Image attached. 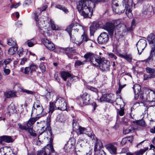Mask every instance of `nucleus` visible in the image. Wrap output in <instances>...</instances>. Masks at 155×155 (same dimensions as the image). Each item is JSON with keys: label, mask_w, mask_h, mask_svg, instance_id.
I'll list each match as a JSON object with an SVG mask.
<instances>
[{"label": "nucleus", "mask_w": 155, "mask_h": 155, "mask_svg": "<svg viewBox=\"0 0 155 155\" xmlns=\"http://www.w3.org/2000/svg\"><path fill=\"white\" fill-rule=\"evenodd\" d=\"M39 68L42 73L45 72V67L43 64L41 63L40 64L39 66Z\"/></svg>", "instance_id": "53"}, {"label": "nucleus", "mask_w": 155, "mask_h": 155, "mask_svg": "<svg viewBox=\"0 0 155 155\" xmlns=\"http://www.w3.org/2000/svg\"><path fill=\"white\" fill-rule=\"evenodd\" d=\"M4 72L6 75H8L10 72V70L9 69H6L5 67L4 68Z\"/></svg>", "instance_id": "63"}, {"label": "nucleus", "mask_w": 155, "mask_h": 155, "mask_svg": "<svg viewBox=\"0 0 155 155\" xmlns=\"http://www.w3.org/2000/svg\"><path fill=\"white\" fill-rule=\"evenodd\" d=\"M16 92L12 91H6L4 92L5 96L8 98L16 97Z\"/></svg>", "instance_id": "24"}, {"label": "nucleus", "mask_w": 155, "mask_h": 155, "mask_svg": "<svg viewBox=\"0 0 155 155\" xmlns=\"http://www.w3.org/2000/svg\"><path fill=\"white\" fill-rule=\"evenodd\" d=\"M105 147L111 154H114L116 153L117 148L112 143H109L106 145Z\"/></svg>", "instance_id": "15"}, {"label": "nucleus", "mask_w": 155, "mask_h": 155, "mask_svg": "<svg viewBox=\"0 0 155 155\" xmlns=\"http://www.w3.org/2000/svg\"><path fill=\"white\" fill-rule=\"evenodd\" d=\"M37 124L40 123V124L38 125V126L39 127H40L41 128V131H42L43 130V131H42L41 133H40V135L38 136V138L40 137L41 135V134L44 133V127H45L44 126V125H45V124H46V122L44 121H40V122L39 123L38 122H37Z\"/></svg>", "instance_id": "29"}, {"label": "nucleus", "mask_w": 155, "mask_h": 155, "mask_svg": "<svg viewBox=\"0 0 155 155\" xmlns=\"http://www.w3.org/2000/svg\"><path fill=\"white\" fill-rule=\"evenodd\" d=\"M27 131H28L30 135L33 136H36V134L33 132L32 129L31 128H28Z\"/></svg>", "instance_id": "48"}, {"label": "nucleus", "mask_w": 155, "mask_h": 155, "mask_svg": "<svg viewBox=\"0 0 155 155\" xmlns=\"http://www.w3.org/2000/svg\"><path fill=\"white\" fill-rule=\"evenodd\" d=\"M107 55L108 56L109 58H112L115 60L117 58V56L112 53H107Z\"/></svg>", "instance_id": "45"}, {"label": "nucleus", "mask_w": 155, "mask_h": 155, "mask_svg": "<svg viewBox=\"0 0 155 155\" xmlns=\"http://www.w3.org/2000/svg\"><path fill=\"white\" fill-rule=\"evenodd\" d=\"M40 106H42V105L41 104L40 101L38 100H36L34 102V104L32 107V114L34 113L35 107H40Z\"/></svg>", "instance_id": "34"}, {"label": "nucleus", "mask_w": 155, "mask_h": 155, "mask_svg": "<svg viewBox=\"0 0 155 155\" xmlns=\"http://www.w3.org/2000/svg\"><path fill=\"white\" fill-rule=\"evenodd\" d=\"M99 62H97V66H99L100 69L103 71H108L110 66V63L106 60L102 61L101 58H99Z\"/></svg>", "instance_id": "8"}, {"label": "nucleus", "mask_w": 155, "mask_h": 155, "mask_svg": "<svg viewBox=\"0 0 155 155\" xmlns=\"http://www.w3.org/2000/svg\"><path fill=\"white\" fill-rule=\"evenodd\" d=\"M79 130L80 132V134H85L87 135L91 139H93L94 137V135L91 133H87L86 129L84 127H80L79 128Z\"/></svg>", "instance_id": "21"}, {"label": "nucleus", "mask_w": 155, "mask_h": 155, "mask_svg": "<svg viewBox=\"0 0 155 155\" xmlns=\"http://www.w3.org/2000/svg\"><path fill=\"white\" fill-rule=\"evenodd\" d=\"M18 48L17 46L11 47L8 50V53L10 55H13L15 54L17 51Z\"/></svg>", "instance_id": "32"}, {"label": "nucleus", "mask_w": 155, "mask_h": 155, "mask_svg": "<svg viewBox=\"0 0 155 155\" xmlns=\"http://www.w3.org/2000/svg\"><path fill=\"white\" fill-rule=\"evenodd\" d=\"M53 140L52 138L50 139L49 143L47 145V146L43 148L42 150L40 151H38L37 153V155H46L47 154V152L49 150L51 152L54 151V149L53 147L52 142Z\"/></svg>", "instance_id": "9"}, {"label": "nucleus", "mask_w": 155, "mask_h": 155, "mask_svg": "<svg viewBox=\"0 0 155 155\" xmlns=\"http://www.w3.org/2000/svg\"><path fill=\"white\" fill-rule=\"evenodd\" d=\"M59 120L61 122L64 121L65 120V117L63 114H61L59 116Z\"/></svg>", "instance_id": "58"}, {"label": "nucleus", "mask_w": 155, "mask_h": 155, "mask_svg": "<svg viewBox=\"0 0 155 155\" xmlns=\"http://www.w3.org/2000/svg\"><path fill=\"white\" fill-rule=\"evenodd\" d=\"M133 122L135 123L136 124L140 125L142 127H145L146 126V124L145 122L143 119H141L139 120H136L135 121H133Z\"/></svg>", "instance_id": "35"}, {"label": "nucleus", "mask_w": 155, "mask_h": 155, "mask_svg": "<svg viewBox=\"0 0 155 155\" xmlns=\"http://www.w3.org/2000/svg\"><path fill=\"white\" fill-rule=\"evenodd\" d=\"M127 143H128V142L127 141V138L126 137L123 138L121 142V144L123 145H124Z\"/></svg>", "instance_id": "62"}, {"label": "nucleus", "mask_w": 155, "mask_h": 155, "mask_svg": "<svg viewBox=\"0 0 155 155\" xmlns=\"http://www.w3.org/2000/svg\"><path fill=\"white\" fill-rule=\"evenodd\" d=\"M35 110L37 114V117H39V118L43 116L45 114L43 112V108L42 106H40V107H35Z\"/></svg>", "instance_id": "20"}, {"label": "nucleus", "mask_w": 155, "mask_h": 155, "mask_svg": "<svg viewBox=\"0 0 155 155\" xmlns=\"http://www.w3.org/2000/svg\"><path fill=\"white\" fill-rule=\"evenodd\" d=\"M126 138H127V140L128 143H131L133 140V136H130Z\"/></svg>", "instance_id": "56"}, {"label": "nucleus", "mask_w": 155, "mask_h": 155, "mask_svg": "<svg viewBox=\"0 0 155 155\" xmlns=\"http://www.w3.org/2000/svg\"><path fill=\"white\" fill-rule=\"evenodd\" d=\"M30 67L31 69V72L35 71L38 68V66L34 64H31L30 66Z\"/></svg>", "instance_id": "44"}, {"label": "nucleus", "mask_w": 155, "mask_h": 155, "mask_svg": "<svg viewBox=\"0 0 155 155\" xmlns=\"http://www.w3.org/2000/svg\"><path fill=\"white\" fill-rule=\"evenodd\" d=\"M51 115H49L47 119L48 120V122L47 123L46 122V124H45L46 125H47L46 127H44V132H45V131H47V132L48 133V131L49 132V134L51 135L52 134L51 130V127L50 126V124H48V122L49 121V120H50V118Z\"/></svg>", "instance_id": "25"}, {"label": "nucleus", "mask_w": 155, "mask_h": 155, "mask_svg": "<svg viewBox=\"0 0 155 155\" xmlns=\"http://www.w3.org/2000/svg\"><path fill=\"white\" fill-rule=\"evenodd\" d=\"M50 24L51 28L53 30H57L58 29V27L54 24V22L51 20H50Z\"/></svg>", "instance_id": "47"}, {"label": "nucleus", "mask_w": 155, "mask_h": 155, "mask_svg": "<svg viewBox=\"0 0 155 155\" xmlns=\"http://www.w3.org/2000/svg\"><path fill=\"white\" fill-rule=\"evenodd\" d=\"M36 43V42L35 38H33L30 40H28L27 41V44L29 47L33 46Z\"/></svg>", "instance_id": "33"}, {"label": "nucleus", "mask_w": 155, "mask_h": 155, "mask_svg": "<svg viewBox=\"0 0 155 155\" xmlns=\"http://www.w3.org/2000/svg\"><path fill=\"white\" fill-rule=\"evenodd\" d=\"M27 61V58H24L21 59L20 64L21 65H23Z\"/></svg>", "instance_id": "64"}, {"label": "nucleus", "mask_w": 155, "mask_h": 155, "mask_svg": "<svg viewBox=\"0 0 155 155\" xmlns=\"http://www.w3.org/2000/svg\"><path fill=\"white\" fill-rule=\"evenodd\" d=\"M133 0H112V7L117 14L123 13L126 9V14L129 17L132 16Z\"/></svg>", "instance_id": "2"}, {"label": "nucleus", "mask_w": 155, "mask_h": 155, "mask_svg": "<svg viewBox=\"0 0 155 155\" xmlns=\"http://www.w3.org/2000/svg\"><path fill=\"white\" fill-rule=\"evenodd\" d=\"M118 114L121 116H123L124 114V109L122 108H121L120 110L118 111Z\"/></svg>", "instance_id": "57"}, {"label": "nucleus", "mask_w": 155, "mask_h": 155, "mask_svg": "<svg viewBox=\"0 0 155 155\" xmlns=\"http://www.w3.org/2000/svg\"><path fill=\"white\" fill-rule=\"evenodd\" d=\"M7 44L9 46L13 47L16 46V42L14 38H10L8 39Z\"/></svg>", "instance_id": "30"}, {"label": "nucleus", "mask_w": 155, "mask_h": 155, "mask_svg": "<svg viewBox=\"0 0 155 155\" xmlns=\"http://www.w3.org/2000/svg\"><path fill=\"white\" fill-rule=\"evenodd\" d=\"M151 56L155 58V46H153V47H152V49L150 51V54ZM155 61V59H154Z\"/></svg>", "instance_id": "49"}, {"label": "nucleus", "mask_w": 155, "mask_h": 155, "mask_svg": "<svg viewBox=\"0 0 155 155\" xmlns=\"http://www.w3.org/2000/svg\"><path fill=\"white\" fill-rule=\"evenodd\" d=\"M135 20L134 19L132 20V22H131V26L129 28V30L131 31L132 30L133 28H134L135 25Z\"/></svg>", "instance_id": "50"}, {"label": "nucleus", "mask_w": 155, "mask_h": 155, "mask_svg": "<svg viewBox=\"0 0 155 155\" xmlns=\"http://www.w3.org/2000/svg\"><path fill=\"white\" fill-rule=\"evenodd\" d=\"M90 95L87 93L84 94L82 96L81 101L80 104L81 106H85L87 105L90 103L89 101L90 100Z\"/></svg>", "instance_id": "12"}, {"label": "nucleus", "mask_w": 155, "mask_h": 155, "mask_svg": "<svg viewBox=\"0 0 155 155\" xmlns=\"http://www.w3.org/2000/svg\"><path fill=\"white\" fill-rule=\"evenodd\" d=\"M18 126L19 128L21 130H25L26 131L28 130V127H26L25 126H23L19 124H18Z\"/></svg>", "instance_id": "54"}, {"label": "nucleus", "mask_w": 155, "mask_h": 155, "mask_svg": "<svg viewBox=\"0 0 155 155\" xmlns=\"http://www.w3.org/2000/svg\"><path fill=\"white\" fill-rule=\"evenodd\" d=\"M95 135H94V137L93 139H91L92 140H94L95 141V144L94 148V151H96L97 150H102L101 149V148L103 147L102 143L101 141L97 139L96 138V139L94 138Z\"/></svg>", "instance_id": "16"}, {"label": "nucleus", "mask_w": 155, "mask_h": 155, "mask_svg": "<svg viewBox=\"0 0 155 155\" xmlns=\"http://www.w3.org/2000/svg\"><path fill=\"white\" fill-rule=\"evenodd\" d=\"M39 118V117H36L35 118H30L26 123V124L28 127V128L31 127L35 122Z\"/></svg>", "instance_id": "23"}, {"label": "nucleus", "mask_w": 155, "mask_h": 155, "mask_svg": "<svg viewBox=\"0 0 155 155\" xmlns=\"http://www.w3.org/2000/svg\"><path fill=\"white\" fill-rule=\"evenodd\" d=\"M94 155H105V153L103 150H99L95 151Z\"/></svg>", "instance_id": "46"}, {"label": "nucleus", "mask_w": 155, "mask_h": 155, "mask_svg": "<svg viewBox=\"0 0 155 155\" xmlns=\"http://www.w3.org/2000/svg\"><path fill=\"white\" fill-rule=\"evenodd\" d=\"M134 131V128L131 126L126 128H124L123 133L124 134H127L129 133L133 132Z\"/></svg>", "instance_id": "31"}, {"label": "nucleus", "mask_w": 155, "mask_h": 155, "mask_svg": "<svg viewBox=\"0 0 155 155\" xmlns=\"http://www.w3.org/2000/svg\"><path fill=\"white\" fill-rule=\"evenodd\" d=\"M109 40L108 35L106 32L101 33L97 38V41L99 44L106 43Z\"/></svg>", "instance_id": "11"}, {"label": "nucleus", "mask_w": 155, "mask_h": 155, "mask_svg": "<svg viewBox=\"0 0 155 155\" xmlns=\"http://www.w3.org/2000/svg\"><path fill=\"white\" fill-rule=\"evenodd\" d=\"M147 40L150 45L155 46V35L153 33L150 34L147 38Z\"/></svg>", "instance_id": "19"}, {"label": "nucleus", "mask_w": 155, "mask_h": 155, "mask_svg": "<svg viewBox=\"0 0 155 155\" xmlns=\"http://www.w3.org/2000/svg\"><path fill=\"white\" fill-rule=\"evenodd\" d=\"M8 108L10 112H14L15 110V105L13 104L10 105Z\"/></svg>", "instance_id": "52"}, {"label": "nucleus", "mask_w": 155, "mask_h": 155, "mask_svg": "<svg viewBox=\"0 0 155 155\" xmlns=\"http://www.w3.org/2000/svg\"><path fill=\"white\" fill-rule=\"evenodd\" d=\"M148 149V147H146L145 148H144L143 149H141L139 152V153H140V154L141 155H142V154L144 153Z\"/></svg>", "instance_id": "61"}, {"label": "nucleus", "mask_w": 155, "mask_h": 155, "mask_svg": "<svg viewBox=\"0 0 155 155\" xmlns=\"http://www.w3.org/2000/svg\"><path fill=\"white\" fill-rule=\"evenodd\" d=\"M78 143L82 147L84 146V144H86V142L83 140L79 139Z\"/></svg>", "instance_id": "51"}, {"label": "nucleus", "mask_w": 155, "mask_h": 155, "mask_svg": "<svg viewBox=\"0 0 155 155\" xmlns=\"http://www.w3.org/2000/svg\"><path fill=\"white\" fill-rule=\"evenodd\" d=\"M20 2H18L17 3H16V4H12L10 6V7L11 8H17L18 6H20Z\"/></svg>", "instance_id": "60"}, {"label": "nucleus", "mask_w": 155, "mask_h": 155, "mask_svg": "<svg viewBox=\"0 0 155 155\" xmlns=\"http://www.w3.org/2000/svg\"><path fill=\"white\" fill-rule=\"evenodd\" d=\"M81 38L82 39L81 41L78 42V44L79 45L81 44L82 42L84 41H87L88 40V38L87 36V35L86 34L84 33V34L82 35Z\"/></svg>", "instance_id": "38"}, {"label": "nucleus", "mask_w": 155, "mask_h": 155, "mask_svg": "<svg viewBox=\"0 0 155 155\" xmlns=\"http://www.w3.org/2000/svg\"><path fill=\"white\" fill-rule=\"evenodd\" d=\"M87 62L86 61H83L78 60L75 61L74 64L75 67L84 64Z\"/></svg>", "instance_id": "41"}, {"label": "nucleus", "mask_w": 155, "mask_h": 155, "mask_svg": "<svg viewBox=\"0 0 155 155\" xmlns=\"http://www.w3.org/2000/svg\"><path fill=\"white\" fill-rule=\"evenodd\" d=\"M147 72L150 74V75H154L155 74V68H152L149 67L146 68Z\"/></svg>", "instance_id": "36"}, {"label": "nucleus", "mask_w": 155, "mask_h": 155, "mask_svg": "<svg viewBox=\"0 0 155 155\" xmlns=\"http://www.w3.org/2000/svg\"><path fill=\"white\" fill-rule=\"evenodd\" d=\"M147 10L148 9L147 8H144L142 11L143 14L144 15L147 14L149 15L150 14V11H147Z\"/></svg>", "instance_id": "55"}, {"label": "nucleus", "mask_w": 155, "mask_h": 155, "mask_svg": "<svg viewBox=\"0 0 155 155\" xmlns=\"http://www.w3.org/2000/svg\"><path fill=\"white\" fill-rule=\"evenodd\" d=\"M95 55L92 52H87L86 53L84 56V57L85 58V61L87 62L88 61H91L94 65H97V62H99V58H96Z\"/></svg>", "instance_id": "6"}, {"label": "nucleus", "mask_w": 155, "mask_h": 155, "mask_svg": "<svg viewBox=\"0 0 155 155\" xmlns=\"http://www.w3.org/2000/svg\"><path fill=\"white\" fill-rule=\"evenodd\" d=\"M55 8L62 10L65 13H67L68 12V9L66 8L61 5H57L56 6Z\"/></svg>", "instance_id": "37"}, {"label": "nucleus", "mask_w": 155, "mask_h": 155, "mask_svg": "<svg viewBox=\"0 0 155 155\" xmlns=\"http://www.w3.org/2000/svg\"><path fill=\"white\" fill-rule=\"evenodd\" d=\"M54 109V104L53 102L50 103L49 113L52 114Z\"/></svg>", "instance_id": "43"}, {"label": "nucleus", "mask_w": 155, "mask_h": 155, "mask_svg": "<svg viewBox=\"0 0 155 155\" xmlns=\"http://www.w3.org/2000/svg\"><path fill=\"white\" fill-rule=\"evenodd\" d=\"M118 56L122 58H124L129 62H130L131 61L132 56L130 54H118Z\"/></svg>", "instance_id": "27"}, {"label": "nucleus", "mask_w": 155, "mask_h": 155, "mask_svg": "<svg viewBox=\"0 0 155 155\" xmlns=\"http://www.w3.org/2000/svg\"><path fill=\"white\" fill-rule=\"evenodd\" d=\"M146 41L143 39H140L137 44V46L139 55L141 54L142 52L145 48L147 45Z\"/></svg>", "instance_id": "10"}, {"label": "nucleus", "mask_w": 155, "mask_h": 155, "mask_svg": "<svg viewBox=\"0 0 155 155\" xmlns=\"http://www.w3.org/2000/svg\"><path fill=\"white\" fill-rule=\"evenodd\" d=\"M101 102L107 101L110 103H113V101L110 95L108 94L103 95L100 99Z\"/></svg>", "instance_id": "17"}, {"label": "nucleus", "mask_w": 155, "mask_h": 155, "mask_svg": "<svg viewBox=\"0 0 155 155\" xmlns=\"http://www.w3.org/2000/svg\"><path fill=\"white\" fill-rule=\"evenodd\" d=\"M0 139L2 141L7 143L12 142L13 141L12 139L10 136H3L0 137Z\"/></svg>", "instance_id": "26"}, {"label": "nucleus", "mask_w": 155, "mask_h": 155, "mask_svg": "<svg viewBox=\"0 0 155 155\" xmlns=\"http://www.w3.org/2000/svg\"><path fill=\"white\" fill-rule=\"evenodd\" d=\"M54 106L55 108L62 110H64L67 109V105L65 100L61 97H59L56 100Z\"/></svg>", "instance_id": "7"}, {"label": "nucleus", "mask_w": 155, "mask_h": 155, "mask_svg": "<svg viewBox=\"0 0 155 155\" xmlns=\"http://www.w3.org/2000/svg\"><path fill=\"white\" fill-rule=\"evenodd\" d=\"M61 77L64 81H66L68 78L71 76V74L68 72L63 71L61 72Z\"/></svg>", "instance_id": "28"}, {"label": "nucleus", "mask_w": 155, "mask_h": 155, "mask_svg": "<svg viewBox=\"0 0 155 155\" xmlns=\"http://www.w3.org/2000/svg\"><path fill=\"white\" fill-rule=\"evenodd\" d=\"M21 92L25 93L28 94L34 95L35 93V92L33 91L24 89L23 88H21Z\"/></svg>", "instance_id": "39"}, {"label": "nucleus", "mask_w": 155, "mask_h": 155, "mask_svg": "<svg viewBox=\"0 0 155 155\" xmlns=\"http://www.w3.org/2000/svg\"><path fill=\"white\" fill-rule=\"evenodd\" d=\"M38 13L36 12L34 13V19L36 21V25L39 28L41 29V28L46 26L48 22L47 21V18L45 16L39 17L38 18Z\"/></svg>", "instance_id": "4"}, {"label": "nucleus", "mask_w": 155, "mask_h": 155, "mask_svg": "<svg viewBox=\"0 0 155 155\" xmlns=\"http://www.w3.org/2000/svg\"><path fill=\"white\" fill-rule=\"evenodd\" d=\"M116 21L112 22H107L104 25V28L108 32L109 35L112 36L113 35L116 28L118 29V28L120 27L121 25L117 24Z\"/></svg>", "instance_id": "3"}, {"label": "nucleus", "mask_w": 155, "mask_h": 155, "mask_svg": "<svg viewBox=\"0 0 155 155\" xmlns=\"http://www.w3.org/2000/svg\"><path fill=\"white\" fill-rule=\"evenodd\" d=\"M42 41L43 44L49 50L53 51L55 49L54 45L50 41L45 38L42 39Z\"/></svg>", "instance_id": "13"}, {"label": "nucleus", "mask_w": 155, "mask_h": 155, "mask_svg": "<svg viewBox=\"0 0 155 155\" xmlns=\"http://www.w3.org/2000/svg\"><path fill=\"white\" fill-rule=\"evenodd\" d=\"M154 59H155L154 57H153L150 55L149 56L147 59L145 60L141 61L145 62L146 63H147L149 62L150 61H152L153 60L154 61Z\"/></svg>", "instance_id": "42"}, {"label": "nucleus", "mask_w": 155, "mask_h": 155, "mask_svg": "<svg viewBox=\"0 0 155 155\" xmlns=\"http://www.w3.org/2000/svg\"><path fill=\"white\" fill-rule=\"evenodd\" d=\"M133 88L135 94V99H137L138 96H140V98L142 102L145 101L146 100L144 97L143 93L141 91V87L140 85L137 84H134Z\"/></svg>", "instance_id": "5"}, {"label": "nucleus", "mask_w": 155, "mask_h": 155, "mask_svg": "<svg viewBox=\"0 0 155 155\" xmlns=\"http://www.w3.org/2000/svg\"><path fill=\"white\" fill-rule=\"evenodd\" d=\"M104 0H81L77 4V8L84 18H91L96 3L104 2Z\"/></svg>", "instance_id": "1"}, {"label": "nucleus", "mask_w": 155, "mask_h": 155, "mask_svg": "<svg viewBox=\"0 0 155 155\" xmlns=\"http://www.w3.org/2000/svg\"><path fill=\"white\" fill-rule=\"evenodd\" d=\"M78 26V27H80V28L83 29V26H82L81 25H80L78 23H72L71 24L69 25V26L66 29V31L68 32L70 36L71 35V32L72 28L75 27V26Z\"/></svg>", "instance_id": "18"}, {"label": "nucleus", "mask_w": 155, "mask_h": 155, "mask_svg": "<svg viewBox=\"0 0 155 155\" xmlns=\"http://www.w3.org/2000/svg\"><path fill=\"white\" fill-rule=\"evenodd\" d=\"M99 26V24L96 22L93 23L91 24L90 29V35H93L95 31Z\"/></svg>", "instance_id": "22"}, {"label": "nucleus", "mask_w": 155, "mask_h": 155, "mask_svg": "<svg viewBox=\"0 0 155 155\" xmlns=\"http://www.w3.org/2000/svg\"><path fill=\"white\" fill-rule=\"evenodd\" d=\"M89 89L91 91L94 92L96 93H97L98 90L95 87H90Z\"/></svg>", "instance_id": "59"}, {"label": "nucleus", "mask_w": 155, "mask_h": 155, "mask_svg": "<svg viewBox=\"0 0 155 155\" xmlns=\"http://www.w3.org/2000/svg\"><path fill=\"white\" fill-rule=\"evenodd\" d=\"M154 78H155V74L154 75L144 74L143 76V80H148Z\"/></svg>", "instance_id": "40"}, {"label": "nucleus", "mask_w": 155, "mask_h": 155, "mask_svg": "<svg viewBox=\"0 0 155 155\" xmlns=\"http://www.w3.org/2000/svg\"><path fill=\"white\" fill-rule=\"evenodd\" d=\"M61 49L65 51L66 54L69 58L71 59L72 58V56L75 53V50L72 48H61Z\"/></svg>", "instance_id": "14"}]
</instances>
